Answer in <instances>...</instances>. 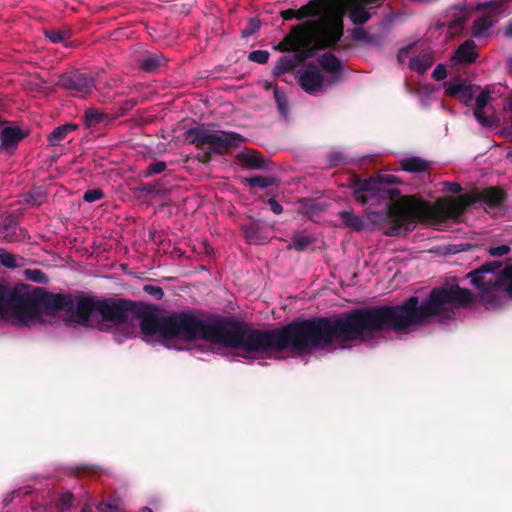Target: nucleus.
I'll list each match as a JSON object with an SVG mask.
<instances>
[{
    "instance_id": "nucleus-1",
    "label": "nucleus",
    "mask_w": 512,
    "mask_h": 512,
    "mask_svg": "<svg viewBox=\"0 0 512 512\" xmlns=\"http://www.w3.org/2000/svg\"><path fill=\"white\" fill-rule=\"evenodd\" d=\"M164 327L166 340H204L242 350L244 357L284 351L304 354L375 338L383 333V305L356 308L334 317L297 318L271 330L201 310L174 311L166 315Z\"/></svg>"
},
{
    "instance_id": "nucleus-2",
    "label": "nucleus",
    "mask_w": 512,
    "mask_h": 512,
    "mask_svg": "<svg viewBox=\"0 0 512 512\" xmlns=\"http://www.w3.org/2000/svg\"><path fill=\"white\" fill-rule=\"evenodd\" d=\"M507 199V193L495 186L475 189L454 200H438L434 204L415 196L404 197L389 210L394 225L386 234L389 237L405 235L415 228L416 223L440 225L449 219L460 217L467 208L476 203H482L491 210L502 209Z\"/></svg>"
},
{
    "instance_id": "nucleus-3",
    "label": "nucleus",
    "mask_w": 512,
    "mask_h": 512,
    "mask_svg": "<svg viewBox=\"0 0 512 512\" xmlns=\"http://www.w3.org/2000/svg\"><path fill=\"white\" fill-rule=\"evenodd\" d=\"M293 33L299 35L292 57L296 67L309 58L316 56L319 50L334 49L342 51L349 46H339L344 34L341 15H326L295 26Z\"/></svg>"
},
{
    "instance_id": "nucleus-4",
    "label": "nucleus",
    "mask_w": 512,
    "mask_h": 512,
    "mask_svg": "<svg viewBox=\"0 0 512 512\" xmlns=\"http://www.w3.org/2000/svg\"><path fill=\"white\" fill-rule=\"evenodd\" d=\"M21 305V321L28 322L39 317L40 309L49 313L72 312L75 306L74 296L68 293H52L43 288H34L31 294L24 293L23 297H14Z\"/></svg>"
},
{
    "instance_id": "nucleus-5",
    "label": "nucleus",
    "mask_w": 512,
    "mask_h": 512,
    "mask_svg": "<svg viewBox=\"0 0 512 512\" xmlns=\"http://www.w3.org/2000/svg\"><path fill=\"white\" fill-rule=\"evenodd\" d=\"M397 183H399V180L395 175L380 173L366 179H361L357 175H354L351 179L350 187L352 188L353 196L358 203L366 205L369 202L370 198H374L377 200H391L387 210V216L391 221V225L387 227V229L384 231V235L386 236H388L386 234L388 229L394 225V221L389 216V210L394 203L401 201L405 196L400 197L399 189L386 188L385 185H393ZM410 196L411 195H409L408 197ZM414 196L416 197V195ZM419 199L421 198L419 197Z\"/></svg>"
},
{
    "instance_id": "nucleus-6",
    "label": "nucleus",
    "mask_w": 512,
    "mask_h": 512,
    "mask_svg": "<svg viewBox=\"0 0 512 512\" xmlns=\"http://www.w3.org/2000/svg\"><path fill=\"white\" fill-rule=\"evenodd\" d=\"M184 140L199 150H209L216 155H225L237 149L245 138L233 131L215 130L209 125L200 124L184 133Z\"/></svg>"
},
{
    "instance_id": "nucleus-7",
    "label": "nucleus",
    "mask_w": 512,
    "mask_h": 512,
    "mask_svg": "<svg viewBox=\"0 0 512 512\" xmlns=\"http://www.w3.org/2000/svg\"><path fill=\"white\" fill-rule=\"evenodd\" d=\"M502 266L500 261H491L482 264L479 268L469 272L468 277L471 284L479 290V301L487 310H496L500 307L501 301L497 294H494V287H490L499 273L496 271Z\"/></svg>"
},
{
    "instance_id": "nucleus-8",
    "label": "nucleus",
    "mask_w": 512,
    "mask_h": 512,
    "mask_svg": "<svg viewBox=\"0 0 512 512\" xmlns=\"http://www.w3.org/2000/svg\"><path fill=\"white\" fill-rule=\"evenodd\" d=\"M137 304V301L127 298L101 299V319L103 322L112 323L117 328L132 325Z\"/></svg>"
},
{
    "instance_id": "nucleus-9",
    "label": "nucleus",
    "mask_w": 512,
    "mask_h": 512,
    "mask_svg": "<svg viewBox=\"0 0 512 512\" xmlns=\"http://www.w3.org/2000/svg\"><path fill=\"white\" fill-rule=\"evenodd\" d=\"M135 320L139 321V326L144 336L159 335L165 339L166 329L164 323L166 316H159L158 310L153 304L138 302L134 313Z\"/></svg>"
},
{
    "instance_id": "nucleus-10",
    "label": "nucleus",
    "mask_w": 512,
    "mask_h": 512,
    "mask_svg": "<svg viewBox=\"0 0 512 512\" xmlns=\"http://www.w3.org/2000/svg\"><path fill=\"white\" fill-rule=\"evenodd\" d=\"M57 85L68 90L73 96L85 97L93 92L95 81L93 77L87 74L73 71L62 74L59 77Z\"/></svg>"
},
{
    "instance_id": "nucleus-11",
    "label": "nucleus",
    "mask_w": 512,
    "mask_h": 512,
    "mask_svg": "<svg viewBox=\"0 0 512 512\" xmlns=\"http://www.w3.org/2000/svg\"><path fill=\"white\" fill-rule=\"evenodd\" d=\"M75 306L71 313V320L77 324L89 327L91 326V317L98 313L100 315L101 299H95L90 296L74 297Z\"/></svg>"
},
{
    "instance_id": "nucleus-12",
    "label": "nucleus",
    "mask_w": 512,
    "mask_h": 512,
    "mask_svg": "<svg viewBox=\"0 0 512 512\" xmlns=\"http://www.w3.org/2000/svg\"><path fill=\"white\" fill-rule=\"evenodd\" d=\"M384 0H345L344 9L354 25H363L372 17L371 9L378 8Z\"/></svg>"
},
{
    "instance_id": "nucleus-13",
    "label": "nucleus",
    "mask_w": 512,
    "mask_h": 512,
    "mask_svg": "<svg viewBox=\"0 0 512 512\" xmlns=\"http://www.w3.org/2000/svg\"><path fill=\"white\" fill-rule=\"evenodd\" d=\"M14 297H23V292L17 287L0 282V318L3 317L8 308H11L14 315L21 320V305L18 304Z\"/></svg>"
},
{
    "instance_id": "nucleus-14",
    "label": "nucleus",
    "mask_w": 512,
    "mask_h": 512,
    "mask_svg": "<svg viewBox=\"0 0 512 512\" xmlns=\"http://www.w3.org/2000/svg\"><path fill=\"white\" fill-rule=\"evenodd\" d=\"M27 136V131L16 126H11L8 123L2 130L0 136V149L11 155L17 149L19 143Z\"/></svg>"
},
{
    "instance_id": "nucleus-15",
    "label": "nucleus",
    "mask_w": 512,
    "mask_h": 512,
    "mask_svg": "<svg viewBox=\"0 0 512 512\" xmlns=\"http://www.w3.org/2000/svg\"><path fill=\"white\" fill-rule=\"evenodd\" d=\"M337 4L338 0H310L297 10L298 19L301 20L306 17L318 16L322 12H327V15H335L332 11ZM324 16H326V14Z\"/></svg>"
},
{
    "instance_id": "nucleus-16",
    "label": "nucleus",
    "mask_w": 512,
    "mask_h": 512,
    "mask_svg": "<svg viewBox=\"0 0 512 512\" xmlns=\"http://www.w3.org/2000/svg\"><path fill=\"white\" fill-rule=\"evenodd\" d=\"M245 239L250 244H264L269 240L268 231L261 221L249 220L241 225Z\"/></svg>"
},
{
    "instance_id": "nucleus-17",
    "label": "nucleus",
    "mask_w": 512,
    "mask_h": 512,
    "mask_svg": "<svg viewBox=\"0 0 512 512\" xmlns=\"http://www.w3.org/2000/svg\"><path fill=\"white\" fill-rule=\"evenodd\" d=\"M299 84L306 93L314 95L323 90L324 76L317 70H306L301 74Z\"/></svg>"
},
{
    "instance_id": "nucleus-18",
    "label": "nucleus",
    "mask_w": 512,
    "mask_h": 512,
    "mask_svg": "<svg viewBox=\"0 0 512 512\" xmlns=\"http://www.w3.org/2000/svg\"><path fill=\"white\" fill-rule=\"evenodd\" d=\"M445 91L448 96L458 98L464 105H469L474 98L473 88L465 85L459 79L447 82Z\"/></svg>"
},
{
    "instance_id": "nucleus-19",
    "label": "nucleus",
    "mask_w": 512,
    "mask_h": 512,
    "mask_svg": "<svg viewBox=\"0 0 512 512\" xmlns=\"http://www.w3.org/2000/svg\"><path fill=\"white\" fill-rule=\"evenodd\" d=\"M167 63V58L160 52H146L137 60L139 70L147 73L156 72Z\"/></svg>"
},
{
    "instance_id": "nucleus-20",
    "label": "nucleus",
    "mask_w": 512,
    "mask_h": 512,
    "mask_svg": "<svg viewBox=\"0 0 512 512\" xmlns=\"http://www.w3.org/2000/svg\"><path fill=\"white\" fill-rule=\"evenodd\" d=\"M18 224L11 213L0 215V240L3 242H15L19 240L17 234Z\"/></svg>"
},
{
    "instance_id": "nucleus-21",
    "label": "nucleus",
    "mask_w": 512,
    "mask_h": 512,
    "mask_svg": "<svg viewBox=\"0 0 512 512\" xmlns=\"http://www.w3.org/2000/svg\"><path fill=\"white\" fill-rule=\"evenodd\" d=\"M236 159L242 166L249 169H262L266 165L265 157L253 149H246L238 153Z\"/></svg>"
},
{
    "instance_id": "nucleus-22",
    "label": "nucleus",
    "mask_w": 512,
    "mask_h": 512,
    "mask_svg": "<svg viewBox=\"0 0 512 512\" xmlns=\"http://www.w3.org/2000/svg\"><path fill=\"white\" fill-rule=\"evenodd\" d=\"M447 17H450L447 21V27L451 33H458L462 31L465 22L468 19L467 11L464 7L457 5L453 6L447 14Z\"/></svg>"
},
{
    "instance_id": "nucleus-23",
    "label": "nucleus",
    "mask_w": 512,
    "mask_h": 512,
    "mask_svg": "<svg viewBox=\"0 0 512 512\" xmlns=\"http://www.w3.org/2000/svg\"><path fill=\"white\" fill-rule=\"evenodd\" d=\"M79 126L75 123H65L53 129L46 137L50 146H59L72 132L78 130Z\"/></svg>"
},
{
    "instance_id": "nucleus-24",
    "label": "nucleus",
    "mask_w": 512,
    "mask_h": 512,
    "mask_svg": "<svg viewBox=\"0 0 512 512\" xmlns=\"http://www.w3.org/2000/svg\"><path fill=\"white\" fill-rule=\"evenodd\" d=\"M475 48L476 45L473 40H466L454 52L453 60L467 64L475 62L478 57Z\"/></svg>"
},
{
    "instance_id": "nucleus-25",
    "label": "nucleus",
    "mask_w": 512,
    "mask_h": 512,
    "mask_svg": "<svg viewBox=\"0 0 512 512\" xmlns=\"http://www.w3.org/2000/svg\"><path fill=\"white\" fill-rule=\"evenodd\" d=\"M83 118L86 128L96 127L100 124L110 123L114 120L113 116H110L96 108H88L84 112Z\"/></svg>"
},
{
    "instance_id": "nucleus-26",
    "label": "nucleus",
    "mask_w": 512,
    "mask_h": 512,
    "mask_svg": "<svg viewBox=\"0 0 512 512\" xmlns=\"http://www.w3.org/2000/svg\"><path fill=\"white\" fill-rule=\"evenodd\" d=\"M490 287H494V294L503 290L507 292L510 298H512V266L504 268L499 273V276L493 280V284L491 283Z\"/></svg>"
},
{
    "instance_id": "nucleus-27",
    "label": "nucleus",
    "mask_w": 512,
    "mask_h": 512,
    "mask_svg": "<svg viewBox=\"0 0 512 512\" xmlns=\"http://www.w3.org/2000/svg\"><path fill=\"white\" fill-rule=\"evenodd\" d=\"M497 22V17L485 14L477 18L472 25V35L476 38L484 37L486 32Z\"/></svg>"
},
{
    "instance_id": "nucleus-28",
    "label": "nucleus",
    "mask_w": 512,
    "mask_h": 512,
    "mask_svg": "<svg viewBox=\"0 0 512 512\" xmlns=\"http://www.w3.org/2000/svg\"><path fill=\"white\" fill-rule=\"evenodd\" d=\"M402 170L410 173H422L428 170L429 162L420 157H410L400 162Z\"/></svg>"
},
{
    "instance_id": "nucleus-29",
    "label": "nucleus",
    "mask_w": 512,
    "mask_h": 512,
    "mask_svg": "<svg viewBox=\"0 0 512 512\" xmlns=\"http://www.w3.org/2000/svg\"><path fill=\"white\" fill-rule=\"evenodd\" d=\"M318 63L324 71L329 73H338L342 68L340 60L332 52L322 54L318 58Z\"/></svg>"
},
{
    "instance_id": "nucleus-30",
    "label": "nucleus",
    "mask_w": 512,
    "mask_h": 512,
    "mask_svg": "<svg viewBox=\"0 0 512 512\" xmlns=\"http://www.w3.org/2000/svg\"><path fill=\"white\" fill-rule=\"evenodd\" d=\"M339 218L345 227L351 228L354 231H362L366 226L365 221L354 214L353 211H341Z\"/></svg>"
},
{
    "instance_id": "nucleus-31",
    "label": "nucleus",
    "mask_w": 512,
    "mask_h": 512,
    "mask_svg": "<svg viewBox=\"0 0 512 512\" xmlns=\"http://www.w3.org/2000/svg\"><path fill=\"white\" fill-rule=\"evenodd\" d=\"M433 61L432 55L423 54L421 56L411 58L409 67L410 69L422 74L433 64Z\"/></svg>"
},
{
    "instance_id": "nucleus-32",
    "label": "nucleus",
    "mask_w": 512,
    "mask_h": 512,
    "mask_svg": "<svg viewBox=\"0 0 512 512\" xmlns=\"http://www.w3.org/2000/svg\"><path fill=\"white\" fill-rule=\"evenodd\" d=\"M296 68V65L291 56H282L278 59L274 69L273 75L280 77L282 74L291 72Z\"/></svg>"
},
{
    "instance_id": "nucleus-33",
    "label": "nucleus",
    "mask_w": 512,
    "mask_h": 512,
    "mask_svg": "<svg viewBox=\"0 0 512 512\" xmlns=\"http://www.w3.org/2000/svg\"><path fill=\"white\" fill-rule=\"evenodd\" d=\"M244 183L250 187L264 189L276 184V179L271 176H254L245 178Z\"/></svg>"
},
{
    "instance_id": "nucleus-34",
    "label": "nucleus",
    "mask_w": 512,
    "mask_h": 512,
    "mask_svg": "<svg viewBox=\"0 0 512 512\" xmlns=\"http://www.w3.org/2000/svg\"><path fill=\"white\" fill-rule=\"evenodd\" d=\"M352 38L356 42L378 45L379 41L375 35L370 34L363 28L357 27L352 30Z\"/></svg>"
},
{
    "instance_id": "nucleus-35",
    "label": "nucleus",
    "mask_w": 512,
    "mask_h": 512,
    "mask_svg": "<svg viewBox=\"0 0 512 512\" xmlns=\"http://www.w3.org/2000/svg\"><path fill=\"white\" fill-rule=\"evenodd\" d=\"M47 200L46 192L40 188H33L25 195V202L31 204L32 206H40Z\"/></svg>"
},
{
    "instance_id": "nucleus-36",
    "label": "nucleus",
    "mask_w": 512,
    "mask_h": 512,
    "mask_svg": "<svg viewBox=\"0 0 512 512\" xmlns=\"http://www.w3.org/2000/svg\"><path fill=\"white\" fill-rule=\"evenodd\" d=\"M45 37L50 40L52 43H61L68 40L71 37V31L68 28L55 30V29H46L44 31Z\"/></svg>"
},
{
    "instance_id": "nucleus-37",
    "label": "nucleus",
    "mask_w": 512,
    "mask_h": 512,
    "mask_svg": "<svg viewBox=\"0 0 512 512\" xmlns=\"http://www.w3.org/2000/svg\"><path fill=\"white\" fill-rule=\"evenodd\" d=\"M273 93L279 113L282 116H286L288 114V98L286 93L277 86L274 87Z\"/></svg>"
},
{
    "instance_id": "nucleus-38",
    "label": "nucleus",
    "mask_w": 512,
    "mask_h": 512,
    "mask_svg": "<svg viewBox=\"0 0 512 512\" xmlns=\"http://www.w3.org/2000/svg\"><path fill=\"white\" fill-rule=\"evenodd\" d=\"M312 244V238L308 235L296 234L291 243L288 245L289 249L296 251H304Z\"/></svg>"
},
{
    "instance_id": "nucleus-39",
    "label": "nucleus",
    "mask_w": 512,
    "mask_h": 512,
    "mask_svg": "<svg viewBox=\"0 0 512 512\" xmlns=\"http://www.w3.org/2000/svg\"><path fill=\"white\" fill-rule=\"evenodd\" d=\"M100 470L99 466L93 464H78L71 468L72 473L77 477L96 475Z\"/></svg>"
},
{
    "instance_id": "nucleus-40",
    "label": "nucleus",
    "mask_w": 512,
    "mask_h": 512,
    "mask_svg": "<svg viewBox=\"0 0 512 512\" xmlns=\"http://www.w3.org/2000/svg\"><path fill=\"white\" fill-rule=\"evenodd\" d=\"M24 276L26 280L39 284H47L49 282L47 274L40 269H26L24 271Z\"/></svg>"
},
{
    "instance_id": "nucleus-41",
    "label": "nucleus",
    "mask_w": 512,
    "mask_h": 512,
    "mask_svg": "<svg viewBox=\"0 0 512 512\" xmlns=\"http://www.w3.org/2000/svg\"><path fill=\"white\" fill-rule=\"evenodd\" d=\"M167 164L164 161H155L150 163L144 170L141 171L143 177H151L156 174L164 172Z\"/></svg>"
},
{
    "instance_id": "nucleus-42",
    "label": "nucleus",
    "mask_w": 512,
    "mask_h": 512,
    "mask_svg": "<svg viewBox=\"0 0 512 512\" xmlns=\"http://www.w3.org/2000/svg\"><path fill=\"white\" fill-rule=\"evenodd\" d=\"M0 264L9 269H14L19 266L16 256L3 248H0Z\"/></svg>"
},
{
    "instance_id": "nucleus-43",
    "label": "nucleus",
    "mask_w": 512,
    "mask_h": 512,
    "mask_svg": "<svg viewBox=\"0 0 512 512\" xmlns=\"http://www.w3.org/2000/svg\"><path fill=\"white\" fill-rule=\"evenodd\" d=\"M298 39V34L297 37L289 34L278 44L277 49L281 52L294 50Z\"/></svg>"
},
{
    "instance_id": "nucleus-44",
    "label": "nucleus",
    "mask_w": 512,
    "mask_h": 512,
    "mask_svg": "<svg viewBox=\"0 0 512 512\" xmlns=\"http://www.w3.org/2000/svg\"><path fill=\"white\" fill-rule=\"evenodd\" d=\"M270 53L267 50H254L248 55V59L258 64H266L269 60Z\"/></svg>"
},
{
    "instance_id": "nucleus-45",
    "label": "nucleus",
    "mask_w": 512,
    "mask_h": 512,
    "mask_svg": "<svg viewBox=\"0 0 512 512\" xmlns=\"http://www.w3.org/2000/svg\"><path fill=\"white\" fill-rule=\"evenodd\" d=\"M137 105L136 99H128L121 103V105L118 107L115 115L113 116L114 120L124 116L128 111H130L132 108H134Z\"/></svg>"
},
{
    "instance_id": "nucleus-46",
    "label": "nucleus",
    "mask_w": 512,
    "mask_h": 512,
    "mask_svg": "<svg viewBox=\"0 0 512 512\" xmlns=\"http://www.w3.org/2000/svg\"><path fill=\"white\" fill-rule=\"evenodd\" d=\"M501 7H502V3L500 1H489V2H485L483 4H480L478 6V9L479 10H488L489 11L488 14L494 15V17H496V15L500 12Z\"/></svg>"
},
{
    "instance_id": "nucleus-47",
    "label": "nucleus",
    "mask_w": 512,
    "mask_h": 512,
    "mask_svg": "<svg viewBox=\"0 0 512 512\" xmlns=\"http://www.w3.org/2000/svg\"><path fill=\"white\" fill-rule=\"evenodd\" d=\"M474 117L484 127H492L494 120L492 117L486 116L483 109H474Z\"/></svg>"
},
{
    "instance_id": "nucleus-48",
    "label": "nucleus",
    "mask_w": 512,
    "mask_h": 512,
    "mask_svg": "<svg viewBox=\"0 0 512 512\" xmlns=\"http://www.w3.org/2000/svg\"><path fill=\"white\" fill-rule=\"evenodd\" d=\"M104 197V193L101 189H89L83 194V200L88 203L98 201Z\"/></svg>"
},
{
    "instance_id": "nucleus-49",
    "label": "nucleus",
    "mask_w": 512,
    "mask_h": 512,
    "mask_svg": "<svg viewBox=\"0 0 512 512\" xmlns=\"http://www.w3.org/2000/svg\"><path fill=\"white\" fill-rule=\"evenodd\" d=\"M74 501V495L71 492H65L61 494L58 502V506L60 510L63 512L65 510H68Z\"/></svg>"
},
{
    "instance_id": "nucleus-50",
    "label": "nucleus",
    "mask_w": 512,
    "mask_h": 512,
    "mask_svg": "<svg viewBox=\"0 0 512 512\" xmlns=\"http://www.w3.org/2000/svg\"><path fill=\"white\" fill-rule=\"evenodd\" d=\"M511 251V248L507 244H502L496 247H490L488 252L492 257H502L507 255Z\"/></svg>"
},
{
    "instance_id": "nucleus-51",
    "label": "nucleus",
    "mask_w": 512,
    "mask_h": 512,
    "mask_svg": "<svg viewBox=\"0 0 512 512\" xmlns=\"http://www.w3.org/2000/svg\"><path fill=\"white\" fill-rule=\"evenodd\" d=\"M143 290L156 300H161L164 297V291L159 286L145 285Z\"/></svg>"
},
{
    "instance_id": "nucleus-52",
    "label": "nucleus",
    "mask_w": 512,
    "mask_h": 512,
    "mask_svg": "<svg viewBox=\"0 0 512 512\" xmlns=\"http://www.w3.org/2000/svg\"><path fill=\"white\" fill-rule=\"evenodd\" d=\"M248 28L242 31V36L248 37L260 29V22L255 18L249 19Z\"/></svg>"
},
{
    "instance_id": "nucleus-53",
    "label": "nucleus",
    "mask_w": 512,
    "mask_h": 512,
    "mask_svg": "<svg viewBox=\"0 0 512 512\" xmlns=\"http://www.w3.org/2000/svg\"><path fill=\"white\" fill-rule=\"evenodd\" d=\"M490 95L489 91H482L477 97H476V105L474 109H484V107L489 103Z\"/></svg>"
},
{
    "instance_id": "nucleus-54",
    "label": "nucleus",
    "mask_w": 512,
    "mask_h": 512,
    "mask_svg": "<svg viewBox=\"0 0 512 512\" xmlns=\"http://www.w3.org/2000/svg\"><path fill=\"white\" fill-rule=\"evenodd\" d=\"M447 76V70H446V67L444 64H438L433 73H432V77L436 80V81H441V80H444Z\"/></svg>"
},
{
    "instance_id": "nucleus-55",
    "label": "nucleus",
    "mask_w": 512,
    "mask_h": 512,
    "mask_svg": "<svg viewBox=\"0 0 512 512\" xmlns=\"http://www.w3.org/2000/svg\"><path fill=\"white\" fill-rule=\"evenodd\" d=\"M444 186H445V190L447 192H450L453 194H458L462 191L461 185L457 182H445Z\"/></svg>"
},
{
    "instance_id": "nucleus-56",
    "label": "nucleus",
    "mask_w": 512,
    "mask_h": 512,
    "mask_svg": "<svg viewBox=\"0 0 512 512\" xmlns=\"http://www.w3.org/2000/svg\"><path fill=\"white\" fill-rule=\"evenodd\" d=\"M268 204L270 206V209L271 211L274 213V214H281L283 212V207L282 205L277 201L275 200L274 198H270L268 200Z\"/></svg>"
},
{
    "instance_id": "nucleus-57",
    "label": "nucleus",
    "mask_w": 512,
    "mask_h": 512,
    "mask_svg": "<svg viewBox=\"0 0 512 512\" xmlns=\"http://www.w3.org/2000/svg\"><path fill=\"white\" fill-rule=\"evenodd\" d=\"M280 15L284 20H292L294 18L298 19V12L294 9L283 10Z\"/></svg>"
},
{
    "instance_id": "nucleus-58",
    "label": "nucleus",
    "mask_w": 512,
    "mask_h": 512,
    "mask_svg": "<svg viewBox=\"0 0 512 512\" xmlns=\"http://www.w3.org/2000/svg\"><path fill=\"white\" fill-rule=\"evenodd\" d=\"M203 154L198 157L199 162L202 164H209L213 158V155H216L215 153H210L209 150L204 149Z\"/></svg>"
},
{
    "instance_id": "nucleus-59",
    "label": "nucleus",
    "mask_w": 512,
    "mask_h": 512,
    "mask_svg": "<svg viewBox=\"0 0 512 512\" xmlns=\"http://www.w3.org/2000/svg\"><path fill=\"white\" fill-rule=\"evenodd\" d=\"M97 509L99 512H118V509L116 506L108 503H100L97 506Z\"/></svg>"
},
{
    "instance_id": "nucleus-60",
    "label": "nucleus",
    "mask_w": 512,
    "mask_h": 512,
    "mask_svg": "<svg viewBox=\"0 0 512 512\" xmlns=\"http://www.w3.org/2000/svg\"><path fill=\"white\" fill-rule=\"evenodd\" d=\"M447 25V22H438L436 23V28L441 29Z\"/></svg>"
},
{
    "instance_id": "nucleus-61",
    "label": "nucleus",
    "mask_w": 512,
    "mask_h": 512,
    "mask_svg": "<svg viewBox=\"0 0 512 512\" xmlns=\"http://www.w3.org/2000/svg\"><path fill=\"white\" fill-rule=\"evenodd\" d=\"M506 158L512 160V149L507 152Z\"/></svg>"
},
{
    "instance_id": "nucleus-62",
    "label": "nucleus",
    "mask_w": 512,
    "mask_h": 512,
    "mask_svg": "<svg viewBox=\"0 0 512 512\" xmlns=\"http://www.w3.org/2000/svg\"><path fill=\"white\" fill-rule=\"evenodd\" d=\"M140 512H153V511L148 507H144L140 510Z\"/></svg>"
},
{
    "instance_id": "nucleus-63",
    "label": "nucleus",
    "mask_w": 512,
    "mask_h": 512,
    "mask_svg": "<svg viewBox=\"0 0 512 512\" xmlns=\"http://www.w3.org/2000/svg\"><path fill=\"white\" fill-rule=\"evenodd\" d=\"M81 512H91V511H90V509L84 507V508H82Z\"/></svg>"
},
{
    "instance_id": "nucleus-64",
    "label": "nucleus",
    "mask_w": 512,
    "mask_h": 512,
    "mask_svg": "<svg viewBox=\"0 0 512 512\" xmlns=\"http://www.w3.org/2000/svg\"><path fill=\"white\" fill-rule=\"evenodd\" d=\"M271 87H272V85H271V84H267V85L265 86V89H266V90H269Z\"/></svg>"
}]
</instances>
